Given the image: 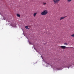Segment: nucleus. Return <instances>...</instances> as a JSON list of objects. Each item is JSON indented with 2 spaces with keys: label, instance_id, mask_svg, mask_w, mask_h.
<instances>
[{
  "label": "nucleus",
  "instance_id": "nucleus-1",
  "mask_svg": "<svg viewBox=\"0 0 74 74\" xmlns=\"http://www.w3.org/2000/svg\"><path fill=\"white\" fill-rule=\"evenodd\" d=\"M47 14L48 11L47 10H45L41 13V15H46Z\"/></svg>",
  "mask_w": 74,
  "mask_h": 74
},
{
  "label": "nucleus",
  "instance_id": "nucleus-2",
  "mask_svg": "<svg viewBox=\"0 0 74 74\" xmlns=\"http://www.w3.org/2000/svg\"><path fill=\"white\" fill-rule=\"evenodd\" d=\"M60 0H53V1L55 4H57V3H58V2L60 1Z\"/></svg>",
  "mask_w": 74,
  "mask_h": 74
},
{
  "label": "nucleus",
  "instance_id": "nucleus-3",
  "mask_svg": "<svg viewBox=\"0 0 74 74\" xmlns=\"http://www.w3.org/2000/svg\"><path fill=\"white\" fill-rule=\"evenodd\" d=\"M60 48H61V49H66V48H67L66 47L64 46H60Z\"/></svg>",
  "mask_w": 74,
  "mask_h": 74
},
{
  "label": "nucleus",
  "instance_id": "nucleus-4",
  "mask_svg": "<svg viewBox=\"0 0 74 74\" xmlns=\"http://www.w3.org/2000/svg\"><path fill=\"white\" fill-rule=\"evenodd\" d=\"M66 17H67V16H65L63 17H60V20L61 21V20H62V19H64V18H66Z\"/></svg>",
  "mask_w": 74,
  "mask_h": 74
},
{
  "label": "nucleus",
  "instance_id": "nucleus-5",
  "mask_svg": "<svg viewBox=\"0 0 74 74\" xmlns=\"http://www.w3.org/2000/svg\"><path fill=\"white\" fill-rule=\"evenodd\" d=\"M37 12L34 13V16L35 17V16H36V15H37Z\"/></svg>",
  "mask_w": 74,
  "mask_h": 74
},
{
  "label": "nucleus",
  "instance_id": "nucleus-6",
  "mask_svg": "<svg viewBox=\"0 0 74 74\" xmlns=\"http://www.w3.org/2000/svg\"><path fill=\"white\" fill-rule=\"evenodd\" d=\"M25 28L26 29H29V28L28 27V26H26L25 27Z\"/></svg>",
  "mask_w": 74,
  "mask_h": 74
},
{
  "label": "nucleus",
  "instance_id": "nucleus-7",
  "mask_svg": "<svg viewBox=\"0 0 74 74\" xmlns=\"http://www.w3.org/2000/svg\"><path fill=\"white\" fill-rule=\"evenodd\" d=\"M16 16H18V17H20V14H16Z\"/></svg>",
  "mask_w": 74,
  "mask_h": 74
},
{
  "label": "nucleus",
  "instance_id": "nucleus-8",
  "mask_svg": "<svg viewBox=\"0 0 74 74\" xmlns=\"http://www.w3.org/2000/svg\"><path fill=\"white\" fill-rule=\"evenodd\" d=\"M68 2H71L72 0H67Z\"/></svg>",
  "mask_w": 74,
  "mask_h": 74
},
{
  "label": "nucleus",
  "instance_id": "nucleus-9",
  "mask_svg": "<svg viewBox=\"0 0 74 74\" xmlns=\"http://www.w3.org/2000/svg\"><path fill=\"white\" fill-rule=\"evenodd\" d=\"M43 5H46L47 4V3H43Z\"/></svg>",
  "mask_w": 74,
  "mask_h": 74
},
{
  "label": "nucleus",
  "instance_id": "nucleus-10",
  "mask_svg": "<svg viewBox=\"0 0 74 74\" xmlns=\"http://www.w3.org/2000/svg\"><path fill=\"white\" fill-rule=\"evenodd\" d=\"M64 45H68V44L66 43H65L64 44Z\"/></svg>",
  "mask_w": 74,
  "mask_h": 74
},
{
  "label": "nucleus",
  "instance_id": "nucleus-11",
  "mask_svg": "<svg viewBox=\"0 0 74 74\" xmlns=\"http://www.w3.org/2000/svg\"><path fill=\"white\" fill-rule=\"evenodd\" d=\"M11 26H14L12 25V24H11Z\"/></svg>",
  "mask_w": 74,
  "mask_h": 74
},
{
  "label": "nucleus",
  "instance_id": "nucleus-12",
  "mask_svg": "<svg viewBox=\"0 0 74 74\" xmlns=\"http://www.w3.org/2000/svg\"><path fill=\"white\" fill-rule=\"evenodd\" d=\"M69 67H70V66L69 67H68V69H69Z\"/></svg>",
  "mask_w": 74,
  "mask_h": 74
}]
</instances>
